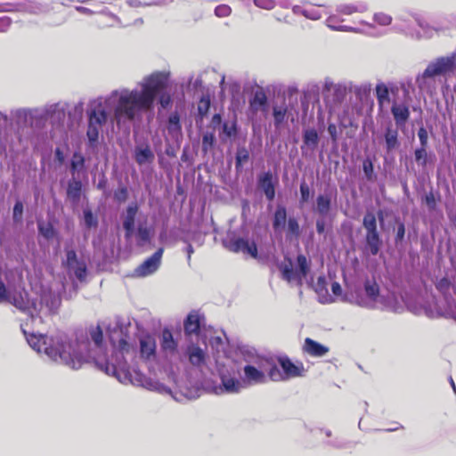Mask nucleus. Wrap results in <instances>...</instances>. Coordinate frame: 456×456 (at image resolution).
I'll return each instance as SVG.
<instances>
[{
	"label": "nucleus",
	"mask_w": 456,
	"mask_h": 456,
	"mask_svg": "<svg viewBox=\"0 0 456 456\" xmlns=\"http://www.w3.org/2000/svg\"><path fill=\"white\" fill-rule=\"evenodd\" d=\"M168 83L167 74L154 72L144 77L141 91H123L114 108V119L117 124L134 120L137 111L151 110L157 95L160 106L163 109L168 108L172 103L170 94L165 92Z\"/></svg>",
	"instance_id": "obj_1"
},
{
	"label": "nucleus",
	"mask_w": 456,
	"mask_h": 456,
	"mask_svg": "<svg viewBox=\"0 0 456 456\" xmlns=\"http://www.w3.org/2000/svg\"><path fill=\"white\" fill-rule=\"evenodd\" d=\"M22 332L29 346L37 352L45 353L53 361L65 364L73 370L82 367L87 343H79L78 340L70 341L65 335L48 337L34 333L28 334L25 330H22Z\"/></svg>",
	"instance_id": "obj_2"
},
{
	"label": "nucleus",
	"mask_w": 456,
	"mask_h": 456,
	"mask_svg": "<svg viewBox=\"0 0 456 456\" xmlns=\"http://www.w3.org/2000/svg\"><path fill=\"white\" fill-rule=\"evenodd\" d=\"M281 370L273 364L267 371L269 379L273 381H284L289 379L303 377L305 370L302 362L294 363L287 355L277 358Z\"/></svg>",
	"instance_id": "obj_3"
},
{
	"label": "nucleus",
	"mask_w": 456,
	"mask_h": 456,
	"mask_svg": "<svg viewBox=\"0 0 456 456\" xmlns=\"http://www.w3.org/2000/svg\"><path fill=\"white\" fill-rule=\"evenodd\" d=\"M297 264L298 271L295 272L293 270V262L291 258L285 257L284 262L279 265V269L283 280L288 282L296 281L298 285H302L303 279L305 278L310 272V261L305 255L299 254L297 256Z\"/></svg>",
	"instance_id": "obj_4"
},
{
	"label": "nucleus",
	"mask_w": 456,
	"mask_h": 456,
	"mask_svg": "<svg viewBox=\"0 0 456 456\" xmlns=\"http://www.w3.org/2000/svg\"><path fill=\"white\" fill-rule=\"evenodd\" d=\"M362 226L366 231V248L372 256H376L382 245V240L378 231L377 217L372 212L367 211L365 213Z\"/></svg>",
	"instance_id": "obj_5"
},
{
	"label": "nucleus",
	"mask_w": 456,
	"mask_h": 456,
	"mask_svg": "<svg viewBox=\"0 0 456 456\" xmlns=\"http://www.w3.org/2000/svg\"><path fill=\"white\" fill-rule=\"evenodd\" d=\"M106 121L107 112L103 109L102 103L99 102L88 112L86 136L92 147H94L98 142L100 130Z\"/></svg>",
	"instance_id": "obj_6"
},
{
	"label": "nucleus",
	"mask_w": 456,
	"mask_h": 456,
	"mask_svg": "<svg viewBox=\"0 0 456 456\" xmlns=\"http://www.w3.org/2000/svg\"><path fill=\"white\" fill-rule=\"evenodd\" d=\"M455 70L456 53H452L448 56L438 57L430 62L424 70L422 77L424 78H430L436 76L453 73Z\"/></svg>",
	"instance_id": "obj_7"
},
{
	"label": "nucleus",
	"mask_w": 456,
	"mask_h": 456,
	"mask_svg": "<svg viewBox=\"0 0 456 456\" xmlns=\"http://www.w3.org/2000/svg\"><path fill=\"white\" fill-rule=\"evenodd\" d=\"M225 248L232 253H243L254 259L258 258L257 247L255 241L248 239L235 237L225 243Z\"/></svg>",
	"instance_id": "obj_8"
},
{
	"label": "nucleus",
	"mask_w": 456,
	"mask_h": 456,
	"mask_svg": "<svg viewBox=\"0 0 456 456\" xmlns=\"http://www.w3.org/2000/svg\"><path fill=\"white\" fill-rule=\"evenodd\" d=\"M163 253L164 248H159L150 257L145 259L139 266L135 268L134 273L136 276L146 277L155 273L161 264Z\"/></svg>",
	"instance_id": "obj_9"
},
{
	"label": "nucleus",
	"mask_w": 456,
	"mask_h": 456,
	"mask_svg": "<svg viewBox=\"0 0 456 456\" xmlns=\"http://www.w3.org/2000/svg\"><path fill=\"white\" fill-rule=\"evenodd\" d=\"M399 93V87L396 85H390L389 86L384 83H379L375 87V94L378 101L379 109H382L385 103L390 102L389 94L394 96Z\"/></svg>",
	"instance_id": "obj_10"
},
{
	"label": "nucleus",
	"mask_w": 456,
	"mask_h": 456,
	"mask_svg": "<svg viewBox=\"0 0 456 456\" xmlns=\"http://www.w3.org/2000/svg\"><path fill=\"white\" fill-rule=\"evenodd\" d=\"M391 113L397 126H404L411 116L409 105L396 101L391 106Z\"/></svg>",
	"instance_id": "obj_11"
},
{
	"label": "nucleus",
	"mask_w": 456,
	"mask_h": 456,
	"mask_svg": "<svg viewBox=\"0 0 456 456\" xmlns=\"http://www.w3.org/2000/svg\"><path fill=\"white\" fill-rule=\"evenodd\" d=\"M302 349L304 353L313 357L324 356L330 351V348L328 346L310 338H306L305 339Z\"/></svg>",
	"instance_id": "obj_12"
},
{
	"label": "nucleus",
	"mask_w": 456,
	"mask_h": 456,
	"mask_svg": "<svg viewBox=\"0 0 456 456\" xmlns=\"http://www.w3.org/2000/svg\"><path fill=\"white\" fill-rule=\"evenodd\" d=\"M140 354L142 359L149 360L156 354V341L149 334L140 338Z\"/></svg>",
	"instance_id": "obj_13"
},
{
	"label": "nucleus",
	"mask_w": 456,
	"mask_h": 456,
	"mask_svg": "<svg viewBox=\"0 0 456 456\" xmlns=\"http://www.w3.org/2000/svg\"><path fill=\"white\" fill-rule=\"evenodd\" d=\"M201 317L197 311H191L183 322L186 336L198 335L200 330Z\"/></svg>",
	"instance_id": "obj_14"
},
{
	"label": "nucleus",
	"mask_w": 456,
	"mask_h": 456,
	"mask_svg": "<svg viewBox=\"0 0 456 456\" xmlns=\"http://www.w3.org/2000/svg\"><path fill=\"white\" fill-rule=\"evenodd\" d=\"M268 99L263 88H258L249 100V109L253 113H256L259 110H266Z\"/></svg>",
	"instance_id": "obj_15"
},
{
	"label": "nucleus",
	"mask_w": 456,
	"mask_h": 456,
	"mask_svg": "<svg viewBox=\"0 0 456 456\" xmlns=\"http://www.w3.org/2000/svg\"><path fill=\"white\" fill-rule=\"evenodd\" d=\"M258 185L263 190L266 199L272 201L275 197V187L271 172H265L258 178Z\"/></svg>",
	"instance_id": "obj_16"
},
{
	"label": "nucleus",
	"mask_w": 456,
	"mask_h": 456,
	"mask_svg": "<svg viewBox=\"0 0 456 456\" xmlns=\"http://www.w3.org/2000/svg\"><path fill=\"white\" fill-rule=\"evenodd\" d=\"M398 135L399 133L397 128L393 127V125L391 123L388 126H387L384 134L387 152H391L399 147L400 142L398 139Z\"/></svg>",
	"instance_id": "obj_17"
},
{
	"label": "nucleus",
	"mask_w": 456,
	"mask_h": 456,
	"mask_svg": "<svg viewBox=\"0 0 456 456\" xmlns=\"http://www.w3.org/2000/svg\"><path fill=\"white\" fill-rule=\"evenodd\" d=\"M137 211L138 207L136 204L130 205L126 208V215L123 222V227L126 231V238H129L133 233Z\"/></svg>",
	"instance_id": "obj_18"
},
{
	"label": "nucleus",
	"mask_w": 456,
	"mask_h": 456,
	"mask_svg": "<svg viewBox=\"0 0 456 456\" xmlns=\"http://www.w3.org/2000/svg\"><path fill=\"white\" fill-rule=\"evenodd\" d=\"M287 219L286 207L277 205L273 216V229L274 232H281L285 228Z\"/></svg>",
	"instance_id": "obj_19"
},
{
	"label": "nucleus",
	"mask_w": 456,
	"mask_h": 456,
	"mask_svg": "<svg viewBox=\"0 0 456 456\" xmlns=\"http://www.w3.org/2000/svg\"><path fill=\"white\" fill-rule=\"evenodd\" d=\"M189 362L195 367H201L206 363L205 352L197 346H191L188 348Z\"/></svg>",
	"instance_id": "obj_20"
},
{
	"label": "nucleus",
	"mask_w": 456,
	"mask_h": 456,
	"mask_svg": "<svg viewBox=\"0 0 456 456\" xmlns=\"http://www.w3.org/2000/svg\"><path fill=\"white\" fill-rule=\"evenodd\" d=\"M6 302H9L10 304L13 305L17 309H19L22 313L33 316L31 312V304L28 298L23 297L21 294H15L12 297L9 296Z\"/></svg>",
	"instance_id": "obj_21"
},
{
	"label": "nucleus",
	"mask_w": 456,
	"mask_h": 456,
	"mask_svg": "<svg viewBox=\"0 0 456 456\" xmlns=\"http://www.w3.org/2000/svg\"><path fill=\"white\" fill-rule=\"evenodd\" d=\"M154 158V153L149 145L145 147H136L134 150V159L138 165L151 163Z\"/></svg>",
	"instance_id": "obj_22"
},
{
	"label": "nucleus",
	"mask_w": 456,
	"mask_h": 456,
	"mask_svg": "<svg viewBox=\"0 0 456 456\" xmlns=\"http://www.w3.org/2000/svg\"><path fill=\"white\" fill-rule=\"evenodd\" d=\"M245 379L251 383L259 384L265 381V375L253 365H246L243 369Z\"/></svg>",
	"instance_id": "obj_23"
},
{
	"label": "nucleus",
	"mask_w": 456,
	"mask_h": 456,
	"mask_svg": "<svg viewBox=\"0 0 456 456\" xmlns=\"http://www.w3.org/2000/svg\"><path fill=\"white\" fill-rule=\"evenodd\" d=\"M82 183L79 180L72 179L69 181L67 187V196L73 202L79 201L81 197Z\"/></svg>",
	"instance_id": "obj_24"
},
{
	"label": "nucleus",
	"mask_w": 456,
	"mask_h": 456,
	"mask_svg": "<svg viewBox=\"0 0 456 456\" xmlns=\"http://www.w3.org/2000/svg\"><path fill=\"white\" fill-rule=\"evenodd\" d=\"M331 208V196L329 194H320L316 198V211L319 215L324 216L328 215Z\"/></svg>",
	"instance_id": "obj_25"
},
{
	"label": "nucleus",
	"mask_w": 456,
	"mask_h": 456,
	"mask_svg": "<svg viewBox=\"0 0 456 456\" xmlns=\"http://www.w3.org/2000/svg\"><path fill=\"white\" fill-rule=\"evenodd\" d=\"M161 347L164 351L169 352H175L177 348V343L168 329H164L162 331Z\"/></svg>",
	"instance_id": "obj_26"
},
{
	"label": "nucleus",
	"mask_w": 456,
	"mask_h": 456,
	"mask_svg": "<svg viewBox=\"0 0 456 456\" xmlns=\"http://www.w3.org/2000/svg\"><path fill=\"white\" fill-rule=\"evenodd\" d=\"M167 131L173 135L176 136L182 133V126L180 123V116L177 112L172 113L168 118Z\"/></svg>",
	"instance_id": "obj_27"
},
{
	"label": "nucleus",
	"mask_w": 456,
	"mask_h": 456,
	"mask_svg": "<svg viewBox=\"0 0 456 456\" xmlns=\"http://www.w3.org/2000/svg\"><path fill=\"white\" fill-rule=\"evenodd\" d=\"M85 163H86L85 157L79 151H75L72 155L71 162H70L71 173L75 174L76 172H79V171L85 169Z\"/></svg>",
	"instance_id": "obj_28"
},
{
	"label": "nucleus",
	"mask_w": 456,
	"mask_h": 456,
	"mask_svg": "<svg viewBox=\"0 0 456 456\" xmlns=\"http://www.w3.org/2000/svg\"><path fill=\"white\" fill-rule=\"evenodd\" d=\"M222 385L224 386L225 391L229 393H238L242 387V384L240 380L233 378H222Z\"/></svg>",
	"instance_id": "obj_29"
},
{
	"label": "nucleus",
	"mask_w": 456,
	"mask_h": 456,
	"mask_svg": "<svg viewBox=\"0 0 456 456\" xmlns=\"http://www.w3.org/2000/svg\"><path fill=\"white\" fill-rule=\"evenodd\" d=\"M364 290L366 296L373 301H376L379 296V286L375 281L367 280L364 282Z\"/></svg>",
	"instance_id": "obj_30"
},
{
	"label": "nucleus",
	"mask_w": 456,
	"mask_h": 456,
	"mask_svg": "<svg viewBox=\"0 0 456 456\" xmlns=\"http://www.w3.org/2000/svg\"><path fill=\"white\" fill-rule=\"evenodd\" d=\"M89 335L96 347H102L103 344V333L100 325L91 326L89 328Z\"/></svg>",
	"instance_id": "obj_31"
},
{
	"label": "nucleus",
	"mask_w": 456,
	"mask_h": 456,
	"mask_svg": "<svg viewBox=\"0 0 456 456\" xmlns=\"http://www.w3.org/2000/svg\"><path fill=\"white\" fill-rule=\"evenodd\" d=\"M249 159V152L245 147H239L237 149L235 157V167L237 170L241 169L243 163Z\"/></svg>",
	"instance_id": "obj_32"
},
{
	"label": "nucleus",
	"mask_w": 456,
	"mask_h": 456,
	"mask_svg": "<svg viewBox=\"0 0 456 456\" xmlns=\"http://www.w3.org/2000/svg\"><path fill=\"white\" fill-rule=\"evenodd\" d=\"M300 235V226L296 217H289L287 223V236L298 238Z\"/></svg>",
	"instance_id": "obj_33"
},
{
	"label": "nucleus",
	"mask_w": 456,
	"mask_h": 456,
	"mask_svg": "<svg viewBox=\"0 0 456 456\" xmlns=\"http://www.w3.org/2000/svg\"><path fill=\"white\" fill-rule=\"evenodd\" d=\"M150 230L147 227L139 226L137 231V245L142 247L146 243L150 242Z\"/></svg>",
	"instance_id": "obj_34"
},
{
	"label": "nucleus",
	"mask_w": 456,
	"mask_h": 456,
	"mask_svg": "<svg viewBox=\"0 0 456 456\" xmlns=\"http://www.w3.org/2000/svg\"><path fill=\"white\" fill-rule=\"evenodd\" d=\"M223 134L225 138L235 137L238 132L236 120L232 123L224 122L222 125Z\"/></svg>",
	"instance_id": "obj_35"
},
{
	"label": "nucleus",
	"mask_w": 456,
	"mask_h": 456,
	"mask_svg": "<svg viewBox=\"0 0 456 456\" xmlns=\"http://www.w3.org/2000/svg\"><path fill=\"white\" fill-rule=\"evenodd\" d=\"M288 110L287 107H273V119L276 127L280 126L285 120Z\"/></svg>",
	"instance_id": "obj_36"
},
{
	"label": "nucleus",
	"mask_w": 456,
	"mask_h": 456,
	"mask_svg": "<svg viewBox=\"0 0 456 456\" xmlns=\"http://www.w3.org/2000/svg\"><path fill=\"white\" fill-rule=\"evenodd\" d=\"M303 139L306 145L316 146L319 140L317 131L315 129L305 130L304 132Z\"/></svg>",
	"instance_id": "obj_37"
},
{
	"label": "nucleus",
	"mask_w": 456,
	"mask_h": 456,
	"mask_svg": "<svg viewBox=\"0 0 456 456\" xmlns=\"http://www.w3.org/2000/svg\"><path fill=\"white\" fill-rule=\"evenodd\" d=\"M427 158H428V153H427L426 147H419L414 151V159H415V161L418 163V165L425 167L428 163Z\"/></svg>",
	"instance_id": "obj_38"
},
{
	"label": "nucleus",
	"mask_w": 456,
	"mask_h": 456,
	"mask_svg": "<svg viewBox=\"0 0 456 456\" xmlns=\"http://www.w3.org/2000/svg\"><path fill=\"white\" fill-rule=\"evenodd\" d=\"M84 221L87 228H95L98 225V219L89 208L84 209Z\"/></svg>",
	"instance_id": "obj_39"
},
{
	"label": "nucleus",
	"mask_w": 456,
	"mask_h": 456,
	"mask_svg": "<svg viewBox=\"0 0 456 456\" xmlns=\"http://www.w3.org/2000/svg\"><path fill=\"white\" fill-rule=\"evenodd\" d=\"M111 344L122 354H128L132 348V346L128 343L126 338L125 337L120 338L118 344H115V342L111 339Z\"/></svg>",
	"instance_id": "obj_40"
},
{
	"label": "nucleus",
	"mask_w": 456,
	"mask_h": 456,
	"mask_svg": "<svg viewBox=\"0 0 456 456\" xmlns=\"http://www.w3.org/2000/svg\"><path fill=\"white\" fill-rule=\"evenodd\" d=\"M216 138L214 133L207 132L202 136V150L207 152L213 148Z\"/></svg>",
	"instance_id": "obj_41"
},
{
	"label": "nucleus",
	"mask_w": 456,
	"mask_h": 456,
	"mask_svg": "<svg viewBox=\"0 0 456 456\" xmlns=\"http://www.w3.org/2000/svg\"><path fill=\"white\" fill-rule=\"evenodd\" d=\"M210 108V100L208 97H202L198 103V114L202 119L207 116Z\"/></svg>",
	"instance_id": "obj_42"
},
{
	"label": "nucleus",
	"mask_w": 456,
	"mask_h": 456,
	"mask_svg": "<svg viewBox=\"0 0 456 456\" xmlns=\"http://www.w3.org/2000/svg\"><path fill=\"white\" fill-rule=\"evenodd\" d=\"M362 170L367 180L371 181L374 178L373 163L370 159H366L362 162Z\"/></svg>",
	"instance_id": "obj_43"
},
{
	"label": "nucleus",
	"mask_w": 456,
	"mask_h": 456,
	"mask_svg": "<svg viewBox=\"0 0 456 456\" xmlns=\"http://www.w3.org/2000/svg\"><path fill=\"white\" fill-rule=\"evenodd\" d=\"M128 198V190L126 186H121L114 191V200L118 203L125 202Z\"/></svg>",
	"instance_id": "obj_44"
},
{
	"label": "nucleus",
	"mask_w": 456,
	"mask_h": 456,
	"mask_svg": "<svg viewBox=\"0 0 456 456\" xmlns=\"http://www.w3.org/2000/svg\"><path fill=\"white\" fill-rule=\"evenodd\" d=\"M23 216V204L21 201L17 200L13 207L12 218L15 223L22 221Z\"/></svg>",
	"instance_id": "obj_45"
},
{
	"label": "nucleus",
	"mask_w": 456,
	"mask_h": 456,
	"mask_svg": "<svg viewBox=\"0 0 456 456\" xmlns=\"http://www.w3.org/2000/svg\"><path fill=\"white\" fill-rule=\"evenodd\" d=\"M66 252V265L69 268L73 267L75 264L79 263L77 261V253L73 248H65Z\"/></svg>",
	"instance_id": "obj_46"
},
{
	"label": "nucleus",
	"mask_w": 456,
	"mask_h": 456,
	"mask_svg": "<svg viewBox=\"0 0 456 456\" xmlns=\"http://www.w3.org/2000/svg\"><path fill=\"white\" fill-rule=\"evenodd\" d=\"M310 188L304 181L300 183V203L304 204L309 200Z\"/></svg>",
	"instance_id": "obj_47"
},
{
	"label": "nucleus",
	"mask_w": 456,
	"mask_h": 456,
	"mask_svg": "<svg viewBox=\"0 0 456 456\" xmlns=\"http://www.w3.org/2000/svg\"><path fill=\"white\" fill-rule=\"evenodd\" d=\"M99 368L103 370L108 375L117 376V367L110 363L109 362H105L104 363L96 362Z\"/></svg>",
	"instance_id": "obj_48"
},
{
	"label": "nucleus",
	"mask_w": 456,
	"mask_h": 456,
	"mask_svg": "<svg viewBox=\"0 0 456 456\" xmlns=\"http://www.w3.org/2000/svg\"><path fill=\"white\" fill-rule=\"evenodd\" d=\"M418 137L420 142V147L428 148V131L424 126H421L418 130Z\"/></svg>",
	"instance_id": "obj_49"
},
{
	"label": "nucleus",
	"mask_w": 456,
	"mask_h": 456,
	"mask_svg": "<svg viewBox=\"0 0 456 456\" xmlns=\"http://www.w3.org/2000/svg\"><path fill=\"white\" fill-rule=\"evenodd\" d=\"M77 265L74 270L75 275L79 281H83L86 276V265L83 262L77 263Z\"/></svg>",
	"instance_id": "obj_50"
},
{
	"label": "nucleus",
	"mask_w": 456,
	"mask_h": 456,
	"mask_svg": "<svg viewBox=\"0 0 456 456\" xmlns=\"http://www.w3.org/2000/svg\"><path fill=\"white\" fill-rule=\"evenodd\" d=\"M254 4L256 6L265 10H272L275 6L274 0H254Z\"/></svg>",
	"instance_id": "obj_51"
},
{
	"label": "nucleus",
	"mask_w": 456,
	"mask_h": 456,
	"mask_svg": "<svg viewBox=\"0 0 456 456\" xmlns=\"http://www.w3.org/2000/svg\"><path fill=\"white\" fill-rule=\"evenodd\" d=\"M374 20L376 22H378L380 25H389L392 21V18L385 13H377L374 16Z\"/></svg>",
	"instance_id": "obj_52"
},
{
	"label": "nucleus",
	"mask_w": 456,
	"mask_h": 456,
	"mask_svg": "<svg viewBox=\"0 0 456 456\" xmlns=\"http://www.w3.org/2000/svg\"><path fill=\"white\" fill-rule=\"evenodd\" d=\"M39 232L46 239H51L53 236L54 231L51 224L47 226H43L42 224H38Z\"/></svg>",
	"instance_id": "obj_53"
},
{
	"label": "nucleus",
	"mask_w": 456,
	"mask_h": 456,
	"mask_svg": "<svg viewBox=\"0 0 456 456\" xmlns=\"http://www.w3.org/2000/svg\"><path fill=\"white\" fill-rule=\"evenodd\" d=\"M231 13L230 6L226 4H220L216 7L215 14L218 17H226Z\"/></svg>",
	"instance_id": "obj_54"
},
{
	"label": "nucleus",
	"mask_w": 456,
	"mask_h": 456,
	"mask_svg": "<svg viewBox=\"0 0 456 456\" xmlns=\"http://www.w3.org/2000/svg\"><path fill=\"white\" fill-rule=\"evenodd\" d=\"M404 234H405L404 224L399 223V224L397 226V230H396L395 238V242L397 243L398 241H402L404 238Z\"/></svg>",
	"instance_id": "obj_55"
},
{
	"label": "nucleus",
	"mask_w": 456,
	"mask_h": 456,
	"mask_svg": "<svg viewBox=\"0 0 456 456\" xmlns=\"http://www.w3.org/2000/svg\"><path fill=\"white\" fill-rule=\"evenodd\" d=\"M425 202L428 205V207L429 208V209H435L436 202L435 195L432 191L426 194Z\"/></svg>",
	"instance_id": "obj_56"
},
{
	"label": "nucleus",
	"mask_w": 456,
	"mask_h": 456,
	"mask_svg": "<svg viewBox=\"0 0 456 456\" xmlns=\"http://www.w3.org/2000/svg\"><path fill=\"white\" fill-rule=\"evenodd\" d=\"M328 133L332 139L333 142H337L338 140V129L337 126L333 123L329 124L328 126Z\"/></svg>",
	"instance_id": "obj_57"
},
{
	"label": "nucleus",
	"mask_w": 456,
	"mask_h": 456,
	"mask_svg": "<svg viewBox=\"0 0 456 456\" xmlns=\"http://www.w3.org/2000/svg\"><path fill=\"white\" fill-rule=\"evenodd\" d=\"M11 26V20L8 17H0V32L6 31Z\"/></svg>",
	"instance_id": "obj_58"
},
{
	"label": "nucleus",
	"mask_w": 456,
	"mask_h": 456,
	"mask_svg": "<svg viewBox=\"0 0 456 456\" xmlns=\"http://www.w3.org/2000/svg\"><path fill=\"white\" fill-rule=\"evenodd\" d=\"M325 220L323 218H318L316 220V231L319 234H322L325 232Z\"/></svg>",
	"instance_id": "obj_59"
},
{
	"label": "nucleus",
	"mask_w": 456,
	"mask_h": 456,
	"mask_svg": "<svg viewBox=\"0 0 456 456\" xmlns=\"http://www.w3.org/2000/svg\"><path fill=\"white\" fill-rule=\"evenodd\" d=\"M331 291L335 296H340L342 294V288L338 281L331 283Z\"/></svg>",
	"instance_id": "obj_60"
},
{
	"label": "nucleus",
	"mask_w": 456,
	"mask_h": 456,
	"mask_svg": "<svg viewBox=\"0 0 456 456\" xmlns=\"http://www.w3.org/2000/svg\"><path fill=\"white\" fill-rule=\"evenodd\" d=\"M222 123V117L220 114H215L213 117H212V119H211V124L214 127H216V126H219L221 125Z\"/></svg>",
	"instance_id": "obj_61"
},
{
	"label": "nucleus",
	"mask_w": 456,
	"mask_h": 456,
	"mask_svg": "<svg viewBox=\"0 0 456 456\" xmlns=\"http://www.w3.org/2000/svg\"><path fill=\"white\" fill-rule=\"evenodd\" d=\"M55 158L60 162L62 163L64 161V155L63 152L61 151V149L57 148L55 150Z\"/></svg>",
	"instance_id": "obj_62"
},
{
	"label": "nucleus",
	"mask_w": 456,
	"mask_h": 456,
	"mask_svg": "<svg viewBox=\"0 0 456 456\" xmlns=\"http://www.w3.org/2000/svg\"><path fill=\"white\" fill-rule=\"evenodd\" d=\"M449 282L447 279L444 278L442 279L439 283L436 285L437 289L441 290L443 288H448Z\"/></svg>",
	"instance_id": "obj_63"
},
{
	"label": "nucleus",
	"mask_w": 456,
	"mask_h": 456,
	"mask_svg": "<svg viewBox=\"0 0 456 456\" xmlns=\"http://www.w3.org/2000/svg\"><path fill=\"white\" fill-rule=\"evenodd\" d=\"M194 252V249H193V247L191 244H188L187 248H186V253H187V260L188 262L191 261V256Z\"/></svg>",
	"instance_id": "obj_64"
}]
</instances>
